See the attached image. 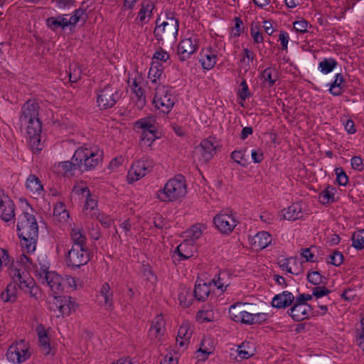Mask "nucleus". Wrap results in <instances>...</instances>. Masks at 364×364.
I'll use <instances>...</instances> for the list:
<instances>
[{"mask_svg":"<svg viewBox=\"0 0 364 364\" xmlns=\"http://www.w3.org/2000/svg\"><path fill=\"white\" fill-rule=\"evenodd\" d=\"M92 155V149L81 146L78 148L74 153L72 160L75 161V165L78 167V170L81 172L85 171V162L88 157Z\"/></svg>","mask_w":364,"mask_h":364,"instance_id":"6ab92c4d","label":"nucleus"},{"mask_svg":"<svg viewBox=\"0 0 364 364\" xmlns=\"http://www.w3.org/2000/svg\"><path fill=\"white\" fill-rule=\"evenodd\" d=\"M324 277L317 271L309 272L306 275V279L309 282L314 285L318 286L323 283L322 279Z\"/></svg>","mask_w":364,"mask_h":364,"instance_id":"8fccbe9b","label":"nucleus"},{"mask_svg":"<svg viewBox=\"0 0 364 364\" xmlns=\"http://www.w3.org/2000/svg\"><path fill=\"white\" fill-rule=\"evenodd\" d=\"M335 173L336 174V181L340 186H345L348 182V177L343 168H336Z\"/></svg>","mask_w":364,"mask_h":364,"instance_id":"3c124183","label":"nucleus"},{"mask_svg":"<svg viewBox=\"0 0 364 364\" xmlns=\"http://www.w3.org/2000/svg\"><path fill=\"white\" fill-rule=\"evenodd\" d=\"M237 95L239 98L242 101H245L251 95L249 91L247 83L246 82V80L245 79L241 82V83L239 85Z\"/></svg>","mask_w":364,"mask_h":364,"instance_id":"09e8293b","label":"nucleus"},{"mask_svg":"<svg viewBox=\"0 0 364 364\" xmlns=\"http://www.w3.org/2000/svg\"><path fill=\"white\" fill-rule=\"evenodd\" d=\"M205 228V226L201 223L193 225L188 230V236L190 237L193 240H198L199 237H200Z\"/></svg>","mask_w":364,"mask_h":364,"instance_id":"c03bdc74","label":"nucleus"},{"mask_svg":"<svg viewBox=\"0 0 364 364\" xmlns=\"http://www.w3.org/2000/svg\"><path fill=\"white\" fill-rule=\"evenodd\" d=\"M73 192L77 195H85V197L91 196L89 188L82 181L79 182L74 186Z\"/></svg>","mask_w":364,"mask_h":364,"instance_id":"603ef678","label":"nucleus"},{"mask_svg":"<svg viewBox=\"0 0 364 364\" xmlns=\"http://www.w3.org/2000/svg\"><path fill=\"white\" fill-rule=\"evenodd\" d=\"M18 237H34L38 235V226L35 216L27 212H23L18 216L17 223Z\"/></svg>","mask_w":364,"mask_h":364,"instance_id":"39448f33","label":"nucleus"},{"mask_svg":"<svg viewBox=\"0 0 364 364\" xmlns=\"http://www.w3.org/2000/svg\"><path fill=\"white\" fill-rule=\"evenodd\" d=\"M246 149L234 151L231 153V159L237 164L245 166L247 165V160L245 159Z\"/></svg>","mask_w":364,"mask_h":364,"instance_id":"a18cd8bd","label":"nucleus"},{"mask_svg":"<svg viewBox=\"0 0 364 364\" xmlns=\"http://www.w3.org/2000/svg\"><path fill=\"white\" fill-rule=\"evenodd\" d=\"M156 62H152L149 70L148 77L151 81V83L156 86L158 85V81L159 85H160L164 70L162 65H156Z\"/></svg>","mask_w":364,"mask_h":364,"instance_id":"c85d7f7f","label":"nucleus"},{"mask_svg":"<svg viewBox=\"0 0 364 364\" xmlns=\"http://www.w3.org/2000/svg\"><path fill=\"white\" fill-rule=\"evenodd\" d=\"M294 301L293 294L289 291H284L273 297L271 304L276 309H286L293 304Z\"/></svg>","mask_w":364,"mask_h":364,"instance_id":"aec40b11","label":"nucleus"},{"mask_svg":"<svg viewBox=\"0 0 364 364\" xmlns=\"http://www.w3.org/2000/svg\"><path fill=\"white\" fill-rule=\"evenodd\" d=\"M154 122L151 118H142L135 122V127L141 129L142 132H156Z\"/></svg>","mask_w":364,"mask_h":364,"instance_id":"a19ab883","label":"nucleus"},{"mask_svg":"<svg viewBox=\"0 0 364 364\" xmlns=\"http://www.w3.org/2000/svg\"><path fill=\"white\" fill-rule=\"evenodd\" d=\"M352 246L357 250L364 249V229L353 232L351 237Z\"/></svg>","mask_w":364,"mask_h":364,"instance_id":"58836bf2","label":"nucleus"},{"mask_svg":"<svg viewBox=\"0 0 364 364\" xmlns=\"http://www.w3.org/2000/svg\"><path fill=\"white\" fill-rule=\"evenodd\" d=\"M272 242V237L267 232H259L251 240V245L256 250H263Z\"/></svg>","mask_w":364,"mask_h":364,"instance_id":"5701e85b","label":"nucleus"},{"mask_svg":"<svg viewBox=\"0 0 364 364\" xmlns=\"http://www.w3.org/2000/svg\"><path fill=\"white\" fill-rule=\"evenodd\" d=\"M9 274L13 282L9 283L6 289L1 294V299L4 302L13 303L17 298V291L19 287L31 297L38 299L41 295L39 287L36 284L33 279L30 276L28 272L21 263L9 268Z\"/></svg>","mask_w":364,"mask_h":364,"instance_id":"f257e3e1","label":"nucleus"},{"mask_svg":"<svg viewBox=\"0 0 364 364\" xmlns=\"http://www.w3.org/2000/svg\"><path fill=\"white\" fill-rule=\"evenodd\" d=\"M90 260L88 248H79L77 246H72L65 255L66 265L72 269H75L84 266Z\"/></svg>","mask_w":364,"mask_h":364,"instance_id":"0eeeda50","label":"nucleus"},{"mask_svg":"<svg viewBox=\"0 0 364 364\" xmlns=\"http://www.w3.org/2000/svg\"><path fill=\"white\" fill-rule=\"evenodd\" d=\"M211 291V283L207 284L197 280L193 290L194 298L199 301H205Z\"/></svg>","mask_w":364,"mask_h":364,"instance_id":"4be33fe9","label":"nucleus"},{"mask_svg":"<svg viewBox=\"0 0 364 364\" xmlns=\"http://www.w3.org/2000/svg\"><path fill=\"white\" fill-rule=\"evenodd\" d=\"M192 336V331L190 330L188 323H183L178 331L176 343L181 348H186L190 342Z\"/></svg>","mask_w":364,"mask_h":364,"instance_id":"393cba45","label":"nucleus"},{"mask_svg":"<svg viewBox=\"0 0 364 364\" xmlns=\"http://www.w3.org/2000/svg\"><path fill=\"white\" fill-rule=\"evenodd\" d=\"M314 248V247H309V248H302L300 251V255L301 257L305 258L306 262H314L315 260L314 258V254L312 252V249Z\"/></svg>","mask_w":364,"mask_h":364,"instance_id":"e2e57ef3","label":"nucleus"},{"mask_svg":"<svg viewBox=\"0 0 364 364\" xmlns=\"http://www.w3.org/2000/svg\"><path fill=\"white\" fill-rule=\"evenodd\" d=\"M102 151L92 149V155L88 157L85 162V171H88L96 168V166L102 161Z\"/></svg>","mask_w":364,"mask_h":364,"instance_id":"2f4dec72","label":"nucleus"},{"mask_svg":"<svg viewBox=\"0 0 364 364\" xmlns=\"http://www.w3.org/2000/svg\"><path fill=\"white\" fill-rule=\"evenodd\" d=\"M9 202V208L4 204L0 203V218L6 222L11 221L15 216V205L10 198Z\"/></svg>","mask_w":364,"mask_h":364,"instance_id":"473e14b6","label":"nucleus"},{"mask_svg":"<svg viewBox=\"0 0 364 364\" xmlns=\"http://www.w3.org/2000/svg\"><path fill=\"white\" fill-rule=\"evenodd\" d=\"M199 48V39L196 36L182 39L177 48V54L180 61L189 59Z\"/></svg>","mask_w":364,"mask_h":364,"instance_id":"9b49d317","label":"nucleus"},{"mask_svg":"<svg viewBox=\"0 0 364 364\" xmlns=\"http://www.w3.org/2000/svg\"><path fill=\"white\" fill-rule=\"evenodd\" d=\"M23 259L26 260V262L31 263L33 267L35 268V274L40 279L46 276V274L50 273V263L48 261V257L46 255H41L38 257L36 262L33 264L31 258L27 257L25 254L21 255V259L23 262Z\"/></svg>","mask_w":364,"mask_h":364,"instance_id":"ddd939ff","label":"nucleus"},{"mask_svg":"<svg viewBox=\"0 0 364 364\" xmlns=\"http://www.w3.org/2000/svg\"><path fill=\"white\" fill-rule=\"evenodd\" d=\"M215 228L222 233H230L237 225L235 218L230 214L218 213L213 218Z\"/></svg>","mask_w":364,"mask_h":364,"instance_id":"f8f14e48","label":"nucleus"},{"mask_svg":"<svg viewBox=\"0 0 364 364\" xmlns=\"http://www.w3.org/2000/svg\"><path fill=\"white\" fill-rule=\"evenodd\" d=\"M330 259L328 262L330 264L338 267L343 262V255L341 252L336 250L330 255Z\"/></svg>","mask_w":364,"mask_h":364,"instance_id":"6e6d98bb","label":"nucleus"},{"mask_svg":"<svg viewBox=\"0 0 364 364\" xmlns=\"http://www.w3.org/2000/svg\"><path fill=\"white\" fill-rule=\"evenodd\" d=\"M245 304L237 303L230 306L229 309V316L232 320L239 322L244 310L242 306Z\"/></svg>","mask_w":364,"mask_h":364,"instance_id":"37998d69","label":"nucleus"},{"mask_svg":"<svg viewBox=\"0 0 364 364\" xmlns=\"http://www.w3.org/2000/svg\"><path fill=\"white\" fill-rule=\"evenodd\" d=\"M39 109V104L33 100L26 102L21 108V126L26 127L33 134L36 132H41V122L38 117Z\"/></svg>","mask_w":364,"mask_h":364,"instance_id":"7ed1b4c3","label":"nucleus"},{"mask_svg":"<svg viewBox=\"0 0 364 364\" xmlns=\"http://www.w3.org/2000/svg\"><path fill=\"white\" fill-rule=\"evenodd\" d=\"M62 303L66 304L71 311H75L77 307L76 299L70 296H65L61 299Z\"/></svg>","mask_w":364,"mask_h":364,"instance_id":"774afa93","label":"nucleus"},{"mask_svg":"<svg viewBox=\"0 0 364 364\" xmlns=\"http://www.w3.org/2000/svg\"><path fill=\"white\" fill-rule=\"evenodd\" d=\"M155 90L156 92L153 99L155 107L164 114L169 113L175 103L171 93L164 85H158Z\"/></svg>","mask_w":364,"mask_h":364,"instance_id":"423d86ee","label":"nucleus"},{"mask_svg":"<svg viewBox=\"0 0 364 364\" xmlns=\"http://www.w3.org/2000/svg\"><path fill=\"white\" fill-rule=\"evenodd\" d=\"M38 335L41 346L46 351V354H49L50 351V338L43 327L38 328Z\"/></svg>","mask_w":364,"mask_h":364,"instance_id":"4c0bfd02","label":"nucleus"},{"mask_svg":"<svg viewBox=\"0 0 364 364\" xmlns=\"http://www.w3.org/2000/svg\"><path fill=\"white\" fill-rule=\"evenodd\" d=\"M58 168L62 171L64 176H73L74 172L76 170H78V167L75 165V161H66L59 163Z\"/></svg>","mask_w":364,"mask_h":364,"instance_id":"ea45409f","label":"nucleus"},{"mask_svg":"<svg viewBox=\"0 0 364 364\" xmlns=\"http://www.w3.org/2000/svg\"><path fill=\"white\" fill-rule=\"evenodd\" d=\"M136 97V105L138 107L143 108L146 104V97L141 87H137L132 90Z\"/></svg>","mask_w":364,"mask_h":364,"instance_id":"864d4df0","label":"nucleus"},{"mask_svg":"<svg viewBox=\"0 0 364 364\" xmlns=\"http://www.w3.org/2000/svg\"><path fill=\"white\" fill-rule=\"evenodd\" d=\"M92 155V149L81 146L78 148L74 153L72 160L75 161V165L78 167V170L81 172L85 171V162L88 157Z\"/></svg>","mask_w":364,"mask_h":364,"instance_id":"a211bd4d","label":"nucleus"},{"mask_svg":"<svg viewBox=\"0 0 364 364\" xmlns=\"http://www.w3.org/2000/svg\"><path fill=\"white\" fill-rule=\"evenodd\" d=\"M330 290L325 287H316L313 289L312 296L316 298H321L322 296L329 294Z\"/></svg>","mask_w":364,"mask_h":364,"instance_id":"338daca9","label":"nucleus"},{"mask_svg":"<svg viewBox=\"0 0 364 364\" xmlns=\"http://www.w3.org/2000/svg\"><path fill=\"white\" fill-rule=\"evenodd\" d=\"M18 237L21 239V245L25 251L28 253L35 251L38 235H36L34 237H28L27 236Z\"/></svg>","mask_w":364,"mask_h":364,"instance_id":"e433bc0d","label":"nucleus"},{"mask_svg":"<svg viewBox=\"0 0 364 364\" xmlns=\"http://www.w3.org/2000/svg\"><path fill=\"white\" fill-rule=\"evenodd\" d=\"M154 167V162L151 159L146 157L134 162L127 173V181L132 183L150 173Z\"/></svg>","mask_w":364,"mask_h":364,"instance_id":"1a4fd4ad","label":"nucleus"},{"mask_svg":"<svg viewBox=\"0 0 364 364\" xmlns=\"http://www.w3.org/2000/svg\"><path fill=\"white\" fill-rule=\"evenodd\" d=\"M160 19L156 21V28L154 33L156 39L159 41L164 38H176L178 31V21L175 18H171L168 21L159 23Z\"/></svg>","mask_w":364,"mask_h":364,"instance_id":"6e6552de","label":"nucleus"},{"mask_svg":"<svg viewBox=\"0 0 364 364\" xmlns=\"http://www.w3.org/2000/svg\"><path fill=\"white\" fill-rule=\"evenodd\" d=\"M199 61L204 70L212 69L217 62L216 51L210 47L203 48L200 52Z\"/></svg>","mask_w":364,"mask_h":364,"instance_id":"f3484780","label":"nucleus"},{"mask_svg":"<svg viewBox=\"0 0 364 364\" xmlns=\"http://www.w3.org/2000/svg\"><path fill=\"white\" fill-rule=\"evenodd\" d=\"M153 59L154 60L153 62H156V65H161V62H166L169 59V54L161 48L154 54Z\"/></svg>","mask_w":364,"mask_h":364,"instance_id":"5fc2aeb1","label":"nucleus"},{"mask_svg":"<svg viewBox=\"0 0 364 364\" xmlns=\"http://www.w3.org/2000/svg\"><path fill=\"white\" fill-rule=\"evenodd\" d=\"M293 304L287 314L295 321H301L307 318L312 311V308L309 304Z\"/></svg>","mask_w":364,"mask_h":364,"instance_id":"4468645a","label":"nucleus"},{"mask_svg":"<svg viewBox=\"0 0 364 364\" xmlns=\"http://www.w3.org/2000/svg\"><path fill=\"white\" fill-rule=\"evenodd\" d=\"M250 34L254 40V43H260L264 41L262 33L258 31V27L252 25L250 28Z\"/></svg>","mask_w":364,"mask_h":364,"instance_id":"69168bd1","label":"nucleus"},{"mask_svg":"<svg viewBox=\"0 0 364 364\" xmlns=\"http://www.w3.org/2000/svg\"><path fill=\"white\" fill-rule=\"evenodd\" d=\"M27 134L29 136V146L33 153L38 152L43 149L41 142L40 134L41 132H36L35 134L30 133L28 129H26Z\"/></svg>","mask_w":364,"mask_h":364,"instance_id":"c9c22d12","label":"nucleus"},{"mask_svg":"<svg viewBox=\"0 0 364 364\" xmlns=\"http://www.w3.org/2000/svg\"><path fill=\"white\" fill-rule=\"evenodd\" d=\"M41 279L42 284L48 285L54 294H57L63 289V278L55 272L46 274Z\"/></svg>","mask_w":364,"mask_h":364,"instance_id":"dca6fc26","label":"nucleus"},{"mask_svg":"<svg viewBox=\"0 0 364 364\" xmlns=\"http://www.w3.org/2000/svg\"><path fill=\"white\" fill-rule=\"evenodd\" d=\"M70 237L73 243L72 246H77L79 248H87V237L82 228L75 226L72 228Z\"/></svg>","mask_w":364,"mask_h":364,"instance_id":"b1692460","label":"nucleus"},{"mask_svg":"<svg viewBox=\"0 0 364 364\" xmlns=\"http://www.w3.org/2000/svg\"><path fill=\"white\" fill-rule=\"evenodd\" d=\"M336 188L332 186L328 185L323 191L319 193L318 199L322 204H329L335 201Z\"/></svg>","mask_w":364,"mask_h":364,"instance_id":"f704fd0d","label":"nucleus"},{"mask_svg":"<svg viewBox=\"0 0 364 364\" xmlns=\"http://www.w3.org/2000/svg\"><path fill=\"white\" fill-rule=\"evenodd\" d=\"M26 188L33 194L40 196L43 193V185L39 178L33 174L29 175L26 183Z\"/></svg>","mask_w":364,"mask_h":364,"instance_id":"cd10ccee","label":"nucleus"},{"mask_svg":"<svg viewBox=\"0 0 364 364\" xmlns=\"http://www.w3.org/2000/svg\"><path fill=\"white\" fill-rule=\"evenodd\" d=\"M156 132H142L141 136V141L144 145L150 146L153 142L158 138L156 136Z\"/></svg>","mask_w":364,"mask_h":364,"instance_id":"49530a36","label":"nucleus"},{"mask_svg":"<svg viewBox=\"0 0 364 364\" xmlns=\"http://www.w3.org/2000/svg\"><path fill=\"white\" fill-rule=\"evenodd\" d=\"M47 26L53 31H55L59 28H65L69 26L68 19L63 16L57 17H50L46 20Z\"/></svg>","mask_w":364,"mask_h":364,"instance_id":"72a5a7b5","label":"nucleus"},{"mask_svg":"<svg viewBox=\"0 0 364 364\" xmlns=\"http://www.w3.org/2000/svg\"><path fill=\"white\" fill-rule=\"evenodd\" d=\"M165 327V321L161 314L157 315L151 323L149 328V333L156 338H161L164 336Z\"/></svg>","mask_w":364,"mask_h":364,"instance_id":"bb28decb","label":"nucleus"},{"mask_svg":"<svg viewBox=\"0 0 364 364\" xmlns=\"http://www.w3.org/2000/svg\"><path fill=\"white\" fill-rule=\"evenodd\" d=\"M281 217L284 220H296L304 219L306 215L303 211L302 204L301 203H294L287 208L281 211Z\"/></svg>","mask_w":364,"mask_h":364,"instance_id":"2eb2a0df","label":"nucleus"},{"mask_svg":"<svg viewBox=\"0 0 364 364\" xmlns=\"http://www.w3.org/2000/svg\"><path fill=\"white\" fill-rule=\"evenodd\" d=\"M100 294L104 297V306L105 309L111 310L113 306V292L107 282L102 284Z\"/></svg>","mask_w":364,"mask_h":364,"instance_id":"7c9ffc66","label":"nucleus"},{"mask_svg":"<svg viewBox=\"0 0 364 364\" xmlns=\"http://www.w3.org/2000/svg\"><path fill=\"white\" fill-rule=\"evenodd\" d=\"M81 77V70L76 65L73 66V69L70 68L69 80L71 82H77Z\"/></svg>","mask_w":364,"mask_h":364,"instance_id":"680f3d73","label":"nucleus"},{"mask_svg":"<svg viewBox=\"0 0 364 364\" xmlns=\"http://www.w3.org/2000/svg\"><path fill=\"white\" fill-rule=\"evenodd\" d=\"M337 65L338 63L334 58H324L319 63L318 68L321 73L328 74L333 71Z\"/></svg>","mask_w":364,"mask_h":364,"instance_id":"79ce46f5","label":"nucleus"},{"mask_svg":"<svg viewBox=\"0 0 364 364\" xmlns=\"http://www.w3.org/2000/svg\"><path fill=\"white\" fill-rule=\"evenodd\" d=\"M237 352L239 357L242 359H247L254 355V351L251 350L248 343H242L239 346Z\"/></svg>","mask_w":364,"mask_h":364,"instance_id":"de8ad7c7","label":"nucleus"},{"mask_svg":"<svg viewBox=\"0 0 364 364\" xmlns=\"http://www.w3.org/2000/svg\"><path fill=\"white\" fill-rule=\"evenodd\" d=\"M234 21L235 26L232 28V35L233 37H237L240 36L244 29L243 22L239 17H235Z\"/></svg>","mask_w":364,"mask_h":364,"instance_id":"4d7b16f0","label":"nucleus"},{"mask_svg":"<svg viewBox=\"0 0 364 364\" xmlns=\"http://www.w3.org/2000/svg\"><path fill=\"white\" fill-rule=\"evenodd\" d=\"M350 164L352 168L355 171H362L364 170V164L363 159L359 156H353L350 160Z\"/></svg>","mask_w":364,"mask_h":364,"instance_id":"13d9d810","label":"nucleus"},{"mask_svg":"<svg viewBox=\"0 0 364 364\" xmlns=\"http://www.w3.org/2000/svg\"><path fill=\"white\" fill-rule=\"evenodd\" d=\"M6 355L9 361L21 363L31 357L29 345L25 340H20L9 346Z\"/></svg>","mask_w":364,"mask_h":364,"instance_id":"9d476101","label":"nucleus"},{"mask_svg":"<svg viewBox=\"0 0 364 364\" xmlns=\"http://www.w3.org/2000/svg\"><path fill=\"white\" fill-rule=\"evenodd\" d=\"M96 93L97 107L100 110H106L113 107L121 97L118 89L109 84L99 88Z\"/></svg>","mask_w":364,"mask_h":364,"instance_id":"20e7f679","label":"nucleus"},{"mask_svg":"<svg viewBox=\"0 0 364 364\" xmlns=\"http://www.w3.org/2000/svg\"><path fill=\"white\" fill-rule=\"evenodd\" d=\"M85 10L84 9H76L73 15L70 18L69 20H68V24L74 26L75 25L80 19V18L82 16V15L85 14Z\"/></svg>","mask_w":364,"mask_h":364,"instance_id":"052dcab7","label":"nucleus"},{"mask_svg":"<svg viewBox=\"0 0 364 364\" xmlns=\"http://www.w3.org/2000/svg\"><path fill=\"white\" fill-rule=\"evenodd\" d=\"M140 6L141 8L136 20L139 21V23H147L152 16L154 5L150 1H144L141 3Z\"/></svg>","mask_w":364,"mask_h":364,"instance_id":"a878e982","label":"nucleus"},{"mask_svg":"<svg viewBox=\"0 0 364 364\" xmlns=\"http://www.w3.org/2000/svg\"><path fill=\"white\" fill-rule=\"evenodd\" d=\"M309 22L304 19L296 21L294 23V28L296 31L304 33L307 31Z\"/></svg>","mask_w":364,"mask_h":364,"instance_id":"0e129e2a","label":"nucleus"},{"mask_svg":"<svg viewBox=\"0 0 364 364\" xmlns=\"http://www.w3.org/2000/svg\"><path fill=\"white\" fill-rule=\"evenodd\" d=\"M196 151L200 154V159L207 163L215 154V146L210 140L206 139L201 141L199 146L196 148Z\"/></svg>","mask_w":364,"mask_h":364,"instance_id":"412c9836","label":"nucleus"},{"mask_svg":"<svg viewBox=\"0 0 364 364\" xmlns=\"http://www.w3.org/2000/svg\"><path fill=\"white\" fill-rule=\"evenodd\" d=\"M10 262L11 258L8 254V251L6 249L0 248V272L3 266L9 265Z\"/></svg>","mask_w":364,"mask_h":364,"instance_id":"bf43d9fd","label":"nucleus"},{"mask_svg":"<svg viewBox=\"0 0 364 364\" xmlns=\"http://www.w3.org/2000/svg\"><path fill=\"white\" fill-rule=\"evenodd\" d=\"M187 193L186 178L178 174L169 179L164 188L157 191V198L163 202H172L181 198Z\"/></svg>","mask_w":364,"mask_h":364,"instance_id":"f03ea898","label":"nucleus"},{"mask_svg":"<svg viewBox=\"0 0 364 364\" xmlns=\"http://www.w3.org/2000/svg\"><path fill=\"white\" fill-rule=\"evenodd\" d=\"M260 77L268 87H272L278 77L277 70L274 68L268 67L261 73Z\"/></svg>","mask_w":364,"mask_h":364,"instance_id":"c756f323","label":"nucleus"}]
</instances>
